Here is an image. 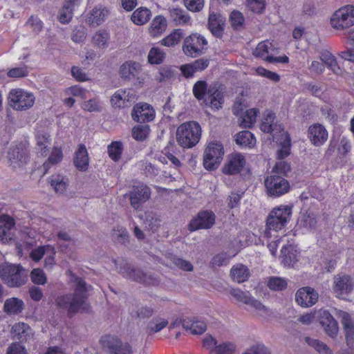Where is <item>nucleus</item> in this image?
<instances>
[{"label":"nucleus","instance_id":"obj_1","mask_svg":"<svg viewBox=\"0 0 354 354\" xmlns=\"http://www.w3.org/2000/svg\"><path fill=\"white\" fill-rule=\"evenodd\" d=\"M69 283L74 290L73 294L59 295L55 299L57 307L67 310L70 315L75 314L79 311L88 313L90 306L87 303V292L90 286L86 285L85 281L73 274L68 272Z\"/></svg>","mask_w":354,"mask_h":354},{"label":"nucleus","instance_id":"obj_2","mask_svg":"<svg viewBox=\"0 0 354 354\" xmlns=\"http://www.w3.org/2000/svg\"><path fill=\"white\" fill-rule=\"evenodd\" d=\"M194 97L198 101H203L212 109L218 110L224 103L223 89L217 83L207 87V82L203 80L197 81L192 88Z\"/></svg>","mask_w":354,"mask_h":354},{"label":"nucleus","instance_id":"obj_3","mask_svg":"<svg viewBox=\"0 0 354 354\" xmlns=\"http://www.w3.org/2000/svg\"><path fill=\"white\" fill-rule=\"evenodd\" d=\"M201 127L195 121L181 124L176 131V139L180 146L183 148H192L200 140Z\"/></svg>","mask_w":354,"mask_h":354},{"label":"nucleus","instance_id":"obj_4","mask_svg":"<svg viewBox=\"0 0 354 354\" xmlns=\"http://www.w3.org/2000/svg\"><path fill=\"white\" fill-rule=\"evenodd\" d=\"M291 215L292 206L281 205L274 208L267 218L265 236L270 238L272 236V230L277 232L281 230L290 220Z\"/></svg>","mask_w":354,"mask_h":354},{"label":"nucleus","instance_id":"obj_5","mask_svg":"<svg viewBox=\"0 0 354 354\" xmlns=\"http://www.w3.org/2000/svg\"><path fill=\"white\" fill-rule=\"evenodd\" d=\"M28 272L20 265L3 263L0 266V277L10 287H19L27 280Z\"/></svg>","mask_w":354,"mask_h":354},{"label":"nucleus","instance_id":"obj_6","mask_svg":"<svg viewBox=\"0 0 354 354\" xmlns=\"http://www.w3.org/2000/svg\"><path fill=\"white\" fill-rule=\"evenodd\" d=\"M34 95L21 88L12 89L8 94L10 107L17 111H24L32 107L35 103Z\"/></svg>","mask_w":354,"mask_h":354},{"label":"nucleus","instance_id":"obj_7","mask_svg":"<svg viewBox=\"0 0 354 354\" xmlns=\"http://www.w3.org/2000/svg\"><path fill=\"white\" fill-rule=\"evenodd\" d=\"M354 292V279L346 274H338L333 277V292L337 298L347 300Z\"/></svg>","mask_w":354,"mask_h":354},{"label":"nucleus","instance_id":"obj_8","mask_svg":"<svg viewBox=\"0 0 354 354\" xmlns=\"http://www.w3.org/2000/svg\"><path fill=\"white\" fill-rule=\"evenodd\" d=\"M331 26L344 30L354 26V6H346L336 10L330 17Z\"/></svg>","mask_w":354,"mask_h":354},{"label":"nucleus","instance_id":"obj_9","mask_svg":"<svg viewBox=\"0 0 354 354\" xmlns=\"http://www.w3.org/2000/svg\"><path fill=\"white\" fill-rule=\"evenodd\" d=\"M207 39L203 35L192 33L185 38L183 51L187 56L196 57L207 49Z\"/></svg>","mask_w":354,"mask_h":354},{"label":"nucleus","instance_id":"obj_10","mask_svg":"<svg viewBox=\"0 0 354 354\" xmlns=\"http://www.w3.org/2000/svg\"><path fill=\"white\" fill-rule=\"evenodd\" d=\"M223 155V147L221 142H210L206 147L203 156L204 167L208 170L216 169L220 165Z\"/></svg>","mask_w":354,"mask_h":354},{"label":"nucleus","instance_id":"obj_11","mask_svg":"<svg viewBox=\"0 0 354 354\" xmlns=\"http://www.w3.org/2000/svg\"><path fill=\"white\" fill-rule=\"evenodd\" d=\"M264 184L268 195L275 198L288 193L290 187L286 179L276 174L267 176Z\"/></svg>","mask_w":354,"mask_h":354},{"label":"nucleus","instance_id":"obj_12","mask_svg":"<svg viewBox=\"0 0 354 354\" xmlns=\"http://www.w3.org/2000/svg\"><path fill=\"white\" fill-rule=\"evenodd\" d=\"M230 295L238 301L249 305L254 308L261 316L266 317L271 313L266 306L252 297L249 292H243L240 289L233 288L230 290Z\"/></svg>","mask_w":354,"mask_h":354},{"label":"nucleus","instance_id":"obj_13","mask_svg":"<svg viewBox=\"0 0 354 354\" xmlns=\"http://www.w3.org/2000/svg\"><path fill=\"white\" fill-rule=\"evenodd\" d=\"M100 342L103 348L111 354H132L131 346L128 344H122L117 337L105 335Z\"/></svg>","mask_w":354,"mask_h":354},{"label":"nucleus","instance_id":"obj_14","mask_svg":"<svg viewBox=\"0 0 354 354\" xmlns=\"http://www.w3.org/2000/svg\"><path fill=\"white\" fill-rule=\"evenodd\" d=\"M273 50V46L269 41H263L260 42L255 50L253 55L255 57H260L269 63H288L289 58L284 55L280 57H274L270 55V51Z\"/></svg>","mask_w":354,"mask_h":354},{"label":"nucleus","instance_id":"obj_15","mask_svg":"<svg viewBox=\"0 0 354 354\" xmlns=\"http://www.w3.org/2000/svg\"><path fill=\"white\" fill-rule=\"evenodd\" d=\"M214 223L215 214L212 211H201L196 218L191 221L189 225V230L190 231H195L199 229H209Z\"/></svg>","mask_w":354,"mask_h":354},{"label":"nucleus","instance_id":"obj_16","mask_svg":"<svg viewBox=\"0 0 354 354\" xmlns=\"http://www.w3.org/2000/svg\"><path fill=\"white\" fill-rule=\"evenodd\" d=\"M274 114L270 111H267L260 125L261 130L264 133L272 135V140L282 134V133L286 132L281 124L274 122Z\"/></svg>","mask_w":354,"mask_h":354},{"label":"nucleus","instance_id":"obj_17","mask_svg":"<svg viewBox=\"0 0 354 354\" xmlns=\"http://www.w3.org/2000/svg\"><path fill=\"white\" fill-rule=\"evenodd\" d=\"M131 117L138 122H146L152 121L155 118V111L153 107L145 102L136 104L132 110Z\"/></svg>","mask_w":354,"mask_h":354},{"label":"nucleus","instance_id":"obj_18","mask_svg":"<svg viewBox=\"0 0 354 354\" xmlns=\"http://www.w3.org/2000/svg\"><path fill=\"white\" fill-rule=\"evenodd\" d=\"M338 317L345 334L346 344L350 347H354V317L348 313L339 310Z\"/></svg>","mask_w":354,"mask_h":354},{"label":"nucleus","instance_id":"obj_19","mask_svg":"<svg viewBox=\"0 0 354 354\" xmlns=\"http://www.w3.org/2000/svg\"><path fill=\"white\" fill-rule=\"evenodd\" d=\"M151 196V189L145 185H139L133 187L129 193L131 205L136 209L145 203Z\"/></svg>","mask_w":354,"mask_h":354},{"label":"nucleus","instance_id":"obj_20","mask_svg":"<svg viewBox=\"0 0 354 354\" xmlns=\"http://www.w3.org/2000/svg\"><path fill=\"white\" fill-rule=\"evenodd\" d=\"M317 291L308 286L299 289L295 294V301L301 307H310L317 301Z\"/></svg>","mask_w":354,"mask_h":354},{"label":"nucleus","instance_id":"obj_21","mask_svg":"<svg viewBox=\"0 0 354 354\" xmlns=\"http://www.w3.org/2000/svg\"><path fill=\"white\" fill-rule=\"evenodd\" d=\"M113 262L124 277L140 283H149L147 274L144 273L142 270L132 268L129 264L124 261L122 262L120 267L118 266V263L115 260H113Z\"/></svg>","mask_w":354,"mask_h":354},{"label":"nucleus","instance_id":"obj_22","mask_svg":"<svg viewBox=\"0 0 354 354\" xmlns=\"http://www.w3.org/2000/svg\"><path fill=\"white\" fill-rule=\"evenodd\" d=\"M328 131L323 125L316 123L308 127V138L314 146L323 145L328 140Z\"/></svg>","mask_w":354,"mask_h":354},{"label":"nucleus","instance_id":"obj_23","mask_svg":"<svg viewBox=\"0 0 354 354\" xmlns=\"http://www.w3.org/2000/svg\"><path fill=\"white\" fill-rule=\"evenodd\" d=\"M245 163V158L241 153H232L229 156L227 162L223 167V172L228 175L239 174L243 169Z\"/></svg>","mask_w":354,"mask_h":354},{"label":"nucleus","instance_id":"obj_24","mask_svg":"<svg viewBox=\"0 0 354 354\" xmlns=\"http://www.w3.org/2000/svg\"><path fill=\"white\" fill-rule=\"evenodd\" d=\"M136 100V94L131 89H119L115 92L111 99V105L114 107L129 106Z\"/></svg>","mask_w":354,"mask_h":354},{"label":"nucleus","instance_id":"obj_25","mask_svg":"<svg viewBox=\"0 0 354 354\" xmlns=\"http://www.w3.org/2000/svg\"><path fill=\"white\" fill-rule=\"evenodd\" d=\"M109 14V10L106 7L95 6L87 14L86 22L91 26H98L105 21Z\"/></svg>","mask_w":354,"mask_h":354},{"label":"nucleus","instance_id":"obj_26","mask_svg":"<svg viewBox=\"0 0 354 354\" xmlns=\"http://www.w3.org/2000/svg\"><path fill=\"white\" fill-rule=\"evenodd\" d=\"M320 324L329 337L335 339L337 336L339 332L338 324L328 311L324 310L322 313Z\"/></svg>","mask_w":354,"mask_h":354},{"label":"nucleus","instance_id":"obj_27","mask_svg":"<svg viewBox=\"0 0 354 354\" xmlns=\"http://www.w3.org/2000/svg\"><path fill=\"white\" fill-rule=\"evenodd\" d=\"M10 164L13 167H20L25 165L28 160L26 150L21 146L15 147L8 152Z\"/></svg>","mask_w":354,"mask_h":354},{"label":"nucleus","instance_id":"obj_28","mask_svg":"<svg viewBox=\"0 0 354 354\" xmlns=\"http://www.w3.org/2000/svg\"><path fill=\"white\" fill-rule=\"evenodd\" d=\"M36 149L41 156H46L48 151V146L51 144V138L46 130H37L35 133Z\"/></svg>","mask_w":354,"mask_h":354},{"label":"nucleus","instance_id":"obj_29","mask_svg":"<svg viewBox=\"0 0 354 354\" xmlns=\"http://www.w3.org/2000/svg\"><path fill=\"white\" fill-rule=\"evenodd\" d=\"M141 71V65L136 62L129 61L122 64L120 68V77L127 80L134 78Z\"/></svg>","mask_w":354,"mask_h":354},{"label":"nucleus","instance_id":"obj_30","mask_svg":"<svg viewBox=\"0 0 354 354\" xmlns=\"http://www.w3.org/2000/svg\"><path fill=\"white\" fill-rule=\"evenodd\" d=\"M317 223V215L313 212H307L298 218L297 227L303 232H309L316 227Z\"/></svg>","mask_w":354,"mask_h":354},{"label":"nucleus","instance_id":"obj_31","mask_svg":"<svg viewBox=\"0 0 354 354\" xmlns=\"http://www.w3.org/2000/svg\"><path fill=\"white\" fill-rule=\"evenodd\" d=\"M183 327L186 331H189L193 335H201L207 329L206 323L198 319L187 318L183 321Z\"/></svg>","mask_w":354,"mask_h":354},{"label":"nucleus","instance_id":"obj_32","mask_svg":"<svg viewBox=\"0 0 354 354\" xmlns=\"http://www.w3.org/2000/svg\"><path fill=\"white\" fill-rule=\"evenodd\" d=\"M225 26V19L220 15L210 14L208 19V28L212 35L221 37Z\"/></svg>","mask_w":354,"mask_h":354},{"label":"nucleus","instance_id":"obj_33","mask_svg":"<svg viewBox=\"0 0 354 354\" xmlns=\"http://www.w3.org/2000/svg\"><path fill=\"white\" fill-rule=\"evenodd\" d=\"M89 162L87 149L84 145H80L75 151L74 165L80 171H86Z\"/></svg>","mask_w":354,"mask_h":354},{"label":"nucleus","instance_id":"obj_34","mask_svg":"<svg viewBox=\"0 0 354 354\" xmlns=\"http://www.w3.org/2000/svg\"><path fill=\"white\" fill-rule=\"evenodd\" d=\"M273 141H275L281 146V149L277 153L279 159L282 160L290 154V138L286 131L274 138Z\"/></svg>","mask_w":354,"mask_h":354},{"label":"nucleus","instance_id":"obj_35","mask_svg":"<svg viewBox=\"0 0 354 354\" xmlns=\"http://www.w3.org/2000/svg\"><path fill=\"white\" fill-rule=\"evenodd\" d=\"M230 273L233 281L237 283H243L247 281L250 276L248 268L242 264L234 266L231 268Z\"/></svg>","mask_w":354,"mask_h":354},{"label":"nucleus","instance_id":"obj_36","mask_svg":"<svg viewBox=\"0 0 354 354\" xmlns=\"http://www.w3.org/2000/svg\"><path fill=\"white\" fill-rule=\"evenodd\" d=\"M236 143L243 147H253L256 144L254 135L249 131H242L237 133Z\"/></svg>","mask_w":354,"mask_h":354},{"label":"nucleus","instance_id":"obj_37","mask_svg":"<svg viewBox=\"0 0 354 354\" xmlns=\"http://www.w3.org/2000/svg\"><path fill=\"white\" fill-rule=\"evenodd\" d=\"M170 17L176 25H187L190 21L189 15L183 9L172 8L169 10Z\"/></svg>","mask_w":354,"mask_h":354},{"label":"nucleus","instance_id":"obj_38","mask_svg":"<svg viewBox=\"0 0 354 354\" xmlns=\"http://www.w3.org/2000/svg\"><path fill=\"white\" fill-rule=\"evenodd\" d=\"M110 34L105 30H99L92 37V41L99 48L105 49L109 46Z\"/></svg>","mask_w":354,"mask_h":354},{"label":"nucleus","instance_id":"obj_39","mask_svg":"<svg viewBox=\"0 0 354 354\" xmlns=\"http://www.w3.org/2000/svg\"><path fill=\"white\" fill-rule=\"evenodd\" d=\"M50 183L58 194H63L68 186V179L59 174L53 175L50 178Z\"/></svg>","mask_w":354,"mask_h":354},{"label":"nucleus","instance_id":"obj_40","mask_svg":"<svg viewBox=\"0 0 354 354\" xmlns=\"http://www.w3.org/2000/svg\"><path fill=\"white\" fill-rule=\"evenodd\" d=\"M62 158L63 153L62 149L57 147H53L48 158L43 165L44 174L48 172L51 166L57 165L61 162Z\"/></svg>","mask_w":354,"mask_h":354},{"label":"nucleus","instance_id":"obj_41","mask_svg":"<svg viewBox=\"0 0 354 354\" xmlns=\"http://www.w3.org/2000/svg\"><path fill=\"white\" fill-rule=\"evenodd\" d=\"M184 35L183 30L180 28L174 30L169 35L160 41L162 46L172 47L178 44Z\"/></svg>","mask_w":354,"mask_h":354},{"label":"nucleus","instance_id":"obj_42","mask_svg":"<svg viewBox=\"0 0 354 354\" xmlns=\"http://www.w3.org/2000/svg\"><path fill=\"white\" fill-rule=\"evenodd\" d=\"M132 317L139 319L149 318L153 314V309L141 304L136 305L131 310Z\"/></svg>","mask_w":354,"mask_h":354},{"label":"nucleus","instance_id":"obj_43","mask_svg":"<svg viewBox=\"0 0 354 354\" xmlns=\"http://www.w3.org/2000/svg\"><path fill=\"white\" fill-rule=\"evenodd\" d=\"M24 308L22 300L15 297L8 299L4 304V311L8 314H17L21 312Z\"/></svg>","mask_w":354,"mask_h":354},{"label":"nucleus","instance_id":"obj_44","mask_svg":"<svg viewBox=\"0 0 354 354\" xmlns=\"http://www.w3.org/2000/svg\"><path fill=\"white\" fill-rule=\"evenodd\" d=\"M150 17V10L146 8H140L133 12L131 20L135 24L143 25L149 20Z\"/></svg>","mask_w":354,"mask_h":354},{"label":"nucleus","instance_id":"obj_45","mask_svg":"<svg viewBox=\"0 0 354 354\" xmlns=\"http://www.w3.org/2000/svg\"><path fill=\"white\" fill-rule=\"evenodd\" d=\"M259 113L258 109H250L245 111V114L240 119V124L243 127H251L256 122L257 117Z\"/></svg>","mask_w":354,"mask_h":354},{"label":"nucleus","instance_id":"obj_46","mask_svg":"<svg viewBox=\"0 0 354 354\" xmlns=\"http://www.w3.org/2000/svg\"><path fill=\"white\" fill-rule=\"evenodd\" d=\"M305 342L309 346L313 347L319 354H333V351L325 343L318 339L306 337Z\"/></svg>","mask_w":354,"mask_h":354},{"label":"nucleus","instance_id":"obj_47","mask_svg":"<svg viewBox=\"0 0 354 354\" xmlns=\"http://www.w3.org/2000/svg\"><path fill=\"white\" fill-rule=\"evenodd\" d=\"M167 27V20L162 16L156 17L151 24L150 32L152 35L156 36L162 33Z\"/></svg>","mask_w":354,"mask_h":354},{"label":"nucleus","instance_id":"obj_48","mask_svg":"<svg viewBox=\"0 0 354 354\" xmlns=\"http://www.w3.org/2000/svg\"><path fill=\"white\" fill-rule=\"evenodd\" d=\"M123 145L120 141L112 142L107 147V151L111 160L117 162L121 157Z\"/></svg>","mask_w":354,"mask_h":354},{"label":"nucleus","instance_id":"obj_49","mask_svg":"<svg viewBox=\"0 0 354 354\" xmlns=\"http://www.w3.org/2000/svg\"><path fill=\"white\" fill-rule=\"evenodd\" d=\"M148 124H138L132 129V137L138 141L145 140L149 133Z\"/></svg>","mask_w":354,"mask_h":354},{"label":"nucleus","instance_id":"obj_50","mask_svg":"<svg viewBox=\"0 0 354 354\" xmlns=\"http://www.w3.org/2000/svg\"><path fill=\"white\" fill-rule=\"evenodd\" d=\"M29 330V326L24 322L17 323L12 327V333L20 340L26 339Z\"/></svg>","mask_w":354,"mask_h":354},{"label":"nucleus","instance_id":"obj_51","mask_svg":"<svg viewBox=\"0 0 354 354\" xmlns=\"http://www.w3.org/2000/svg\"><path fill=\"white\" fill-rule=\"evenodd\" d=\"M161 220L153 213L146 214V218L144 222L145 228L151 230L152 232H156L160 226Z\"/></svg>","mask_w":354,"mask_h":354},{"label":"nucleus","instance_id":"obj_52","mask_svg":"<svg viewBox=\"0 0 354 354\" xmlns=\"http://www.w3.org/2000/svg\"><path fill=\"white\" fill-rule=\"evenodd\" d=\"M75 7L64 3V5L59 13V21L62 24H68L73 18V10Z\"/></svg>","mask_w":354,"mask_h":354},{"label":"nucleus","instance_id":"obj_53","mask_svg":"<svg viewBox=\"0 0 354 354\" xmlns=\"http://www.w3.org/2000/svg\"><path fill=\"white\" fill-rule=\"evenodd\" d=\"M236 346L232 342H224L212 348L210 354H232L235 351Z\"/></svg>","mask_w":354,"mask_h":354},{"label":"nucleus","instance_id":"obj_54","mask_svg":"<svg viewBox=\"0 0 354 354\" xmlns=\"http://www.w3.org/2000/svg\"><path fill=\"white\" fill-rule=\"evenodd\" d=\"M168 325V321L162 318L153 319L147 326V330L149 333H158L162 330Z\"/></svg>","mask_w":354,"mask_h":354},{"label":"nucleus","instance_id":"obj_55","mask_svg":"<svg viewBox=\"0 0 354 354\" xmlns=\"http://www.w3.org/2000/svg\"><path fill=\"white\" fill-rule=\"evenodd\" d=\"M165 53L158 48L153 47L148 54V62L151 64H160L163 62Z\"/></svg>","mask_w":354,"mask_h":354},{"label":"nucleus","instance_id":"obj_56","mask_svg":"<svg viewBox=\"0 0 354 354\" xmlns=\"http://www.w3.org/2000/svg\"><path fill=\"white\" fill-rule=\"evenodd\" d=\"M246 7L252 12L261 14L266 8V0H245Z\"/></svg>","mask_w":354,"mask_h":354},{"label":"nucleus","instance_id":"obj_57","mask_svg":"<svg viewBox=\"0 0 354 354\" xmlns=\"http://www.w3.org/2000/svg\"><path fill=\"white\" fill-rule=\"evenodd\" d=\"M48 252L52 253V248L50 245H42L32 249L30 255L33 261H39Z\"/></svg>","mask_w":354,"mask_h":354},{"label":"nucleus","instance_id":"obj_58","mask_svg":"<svg viewBox=\"0 0 354 354\" xmlns=\"http://www.w3.org/2000/svg\"><path fill=\"white\" fill-rule=\"evenodd\" d=\"M268 286L271 290L279 291L286 288L287 282L283 278L272 277L269 279Z\"/></svg>","mask_w":354,"mask_h":354},{"label":"nucleus","instance_id":"obj_59","mask_svg":"<svg viewBox=\"0 0 354 354\" xmlns=\"http://www.w3.org/2000/svg\"><path fill=\"white\" fill-rule=\"evenodd\" d=\"M82 108L89 112H100L102 110L100 102L97 98L90 99L85 101L82 104Z\"/></svg>","mask_w":354,"mask_h":354},{"label":"nucleus","instance_id":"obj_60","mask_svg":"<svg viewBox=\"0 0 354 354\" xmlns=\"http://www.w3.org/2000/svg\"><path fill=\"white\" fill-rule=\"evenodd\" d=\"M113 236L116 241L125 243L128 241L129 234L127 230L122 227H117L113 230Z\"/></svg>","mask_w":354,"mask_h":354},{"label":"nucleus","instance_id":"obj_61","mask_svg":"<svg viewBox=\"0 0 354 354\" xmlns=\"http://www.w3.org/2000/svg\"><path fill=\"white\" fill-rule=\"evenodd\" d=\"M25 25L30 28L35 34L40 32L43 28L42 21L35 16H31L26 22Z\"/></svg>","mask_w":354,"mask_h":354},{"label":"nucleus","instance_id":"obj_62","mask_svg":"<svg viewBox=\"0 0 354 354\" xmlns=\"http://www.w3.org/2000/svg\"><path fill=\"white\" fill-rule=\"evenodd\" d=\"M243 194L244 192L242 191L232 192L227 198V206L230 209L236 207L239 205L240 201L242 198Z\"/></svg>","mask_w":354,"mask_h":354},{"label":"nucleus","instance_id":"obj_63","mask_svg":"<svg viewBox=\"0 0 354 354\" xmlns=\"http://www.w3.org/2000/svg\"><path fill=\"white\" fill-rule=\"evenodd\" d=\"M31 280L34 283L44 285L46 277L44 271L39 268L33 269L30 274Z\"/></svg>","mask_w":354,"mask_h":354},{"label":"nucleus","instance_id":"obj_64","mask_svg":"<svg viewBox=\"0 0 354 354\" xmlns=\"http://www.w3.org/2000/svg\"><path fill=\"white\" fill-rule=\"evenodd\" d=\"M230 21L234 28H238L243 24L244 17L241 12L234 10L230 14Z\"/></svg>","mask_w":354,"mask_h":354}]
</instances>
